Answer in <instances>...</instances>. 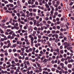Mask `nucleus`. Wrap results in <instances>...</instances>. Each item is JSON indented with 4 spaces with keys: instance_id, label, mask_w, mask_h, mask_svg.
Segmentation results:
<instances>
[{
    "instance_id": "nucleus-28",
    "label": "nucleus",
    "mask_w": 74,
    "mask_h": 74,
    "mask_svg": "<svg viewBox=\"0 0 74 74\" xmlns=\"http://www.w3.org/2000/svg\"><path fill=\"white\" fill-rule=\"evenodd\" d=\"M12 51L13 52H16V49H13V50H12Z\"/></svg>"
},
{
    "instance_id": "nucleus-8",
    "label": "nucleus",
    "mask_w": 74,
    "mask_h": 74,
    "mask_svg": "<svg viewBox=\"0 0 74 74\" xmlns=\"http://www.w3.org/2000/svg\"><path fill=\"white\" fill-rule=\"evenodd\" d=\"M34 22V25H36L37 24V21H36V20H34L33 21Z\"/></svg>"
},
{
    "instance_id": "nucleus-7",
    "label": "nucleus",
    "mask_w": 74,
    "mask_h": 74,
    "mask_svg": "<svg viewBox=\"0 0 74 74\" xmlns=\"http://www.w3.org/2000/svg\"><path fill=\"white\" fill-rule=\"evenodd\" d=\"M45 6L46 7V8H49V5L47 3L45 4Z\"/></svg>"
},
{
    "instance_id": "nucleus-36",
    "label": "nucleus",
    "mask_w": 74,
    "mask_h": 74,
    "mask_svg": "<svg viewBox=\"0 0 74 74\" xmlns=\"http://www.w3.org/2000/svg\"><path fill=\"white\" fill-rule=\"evenodd\" d=\"M11 65L10 64L9 65H8L6 66V68H9L10 67H11Z\"/></svg>"
},
{
    "instance_id": "nucleus-58",
    "label": "nucleus",
    "mask_w": 74,
    "mask_h": 74,
    "mask_svg": "<svg viewBox=\"0 0 74 74\" xmlns=\"http://www.w3.org/2000/svg\"><path fill=\"white\" fill-rule=\"evenodd\" d=\"M41 30H44V27H41L40 28Z\"/></svg>"
},
{
    "instance_id": "nucleus-24",
    "label": "nucleus",
    "mask_w": 74,
    "mask_h": 74,
    "mask_svg": "<svg viewBox=\"0 0 74 74\" xmlns=\"http://www.w3.org/2000/svg\"><path fill=\"white\" fill-rule=\"evenodd\" d=\"M52 3L53 4V5H55V1H52Z\"/></svg>"
},
{
    "instance_id": "nucleus-59",
    "label": "nucleus",
    "mask_w": 74,
    "mask_h": 74,
    "mask_svg": "<svg viewBox=\"0 0 74 74\" xmlns=\"http://www.w3.org/2000/svg\"><path fill=\"white\" fill-rule=\"evenodd\" d=\"M18 21L19 23H20L21 22V18H20L18 20Z\"/></svg>"
},
{
    "instance_id": "nucleus-2",
    "label": "nucleus",
    "mask_w": 74,
    "mask_h": 74,
    "mask_svg": "<svg viewBox=\"0 0 74 74\" xmlns=\"http://www.w3.org/2000/svg\"><path fill=\"white\" fill-rule=\"evenodd\" d=\"M18 58L19 59H22V60H24L25 59V56H23L22 57L21 56H18Z\"/></svg>"
},
{
    "instance_id": "nucleus-60",
    "label": "nucleus",
    "mask_w": 74,
    "mask_h": 74,
    "mask_svg": "<svg viewBox=\"0 0 74 74\" xmlns=\"http://www.w3.org/2000/svg\"><path fill=\"white\" fill-rule=\"evenodd\" d=\"M29 11H30V12H32V11H33V9H32V8L30 9L29 10Z\"/></svg>"
},
{
    "instance_id": "nucleus-31",
    "label": "nucleus",
    "mask_w": 74,
    "mask_h": 74,
    "mask_svg": "<svg viewBox=\"0 0 74 74\" xmlns=\"http://www.w3.org/2000/svg\"><path fill=\"white\" fill-rule=\"evenodd\" d=\"M11 31V29H8L6 30V32H10V31Z\"/></svg>"
},
{
    "instance_id": "nucleus-3",
    "label": "nucleus",
    "mask_w": 74,
    "mask_h": 74,
    "mask_svg": "<svg viewBox=\"0 0 74 74\" xmlns=\"http://www.w3.org/2000/svg\"><path fill=\"white\" fill-rule=\"evenodd\" d=\"M41 41L42 43H43L44 44H45V43L46 42V40L45 39L43 40V39H41Z\"/></svg>"
},
{
    "instance_id": "nucleus-53",
    "label": "nucleus",
    "mask_w": 74,
    "mask_h": 74,
    "mask_svg": "<svg viewBox=\"0 0 74 74\" xmlns=\"http://www.w3.org/2000/svg\"><path fill=\"white\" fill-rule=\"evenodd\" d=\"M60 66H64V64L63 63H61L60 64Z\"/></svg>"
},
{
    "instance_id": "nucleus-55",
    "label": "nucleus",
    "mask_w": 74,
    "mask_h": 74,
    "mask_svg": "<svg viewBox=\"0 0 74 74\" xmlns=\"http://www.w3.org/2000/svg\"><path fill=\"white\" fill-rule=\"evenodd\" d=\"M42 18H39V22H41L42 21Z\"/></svg>"
},
{
    "instance_id": "nucleus-37",
    "label": "nucleus",
    "mask_w": 74,
    "mask_h": 74,
    "mask_svg": "<svg viewBox=\"0 0 74 74\" xmlns=\"http://www.w3.org/2000/svg\"><path fill=\"white\" fill-rule=\"evenodd\" d=\"M68 71L69 73H72V71L70 69H69Z\"/></svg>"
},
{
    "instance_id": "nucleus-52",
    "label": "nucleus",
    "mask_w": 74,
    "mask_h": 74,
    "mask_svg": "<svg viewBox=\"0 0 74 74\" xmlns=\"http://www.w3.org/2000/svg\"><path fill=\"white\" fill-rule=\"evenodd\" d=\"M47 10L48 11H51V8H47Z\"/></svg>"
},
{
    "instance_id": "nucleus-22",
    "label": "nucleus",
    "mask_w": 74,
    "mask_h": 74,
    "mask_svg": "<svg viewBox=\"0 0 74 74\" xmlns=\"http://www.w3.org/2000/svg\"><path fill=\"white\" fill-rule=\"evenodd\" d=\"M14 28L15 29H16V30H18L19 29V27H16V26H15Z\"/></svg>"
},
{
    "instance_id": "nucleus-23",
    "label": "nucleus",
    "mask_w": 74,
    "mask_h": 74,
    "mask_svg": "<svg viewBox=\"0 0 74 74\" xmlns=\"http://www.w3.org/2000/svg\"><path fill=\"white\" fill-rule=\"evenodd\" d=\"M43 23L44 25H46L47 23L46 22V21H43Z\"/></svg>"
},
{
    "instance_id": "nucleus-45",
    "label": "nucleus",
    "mask_w": 74,
    "mask_h": 74,
    "mask_svg": "<svg viewBox=\"0 0 74 74\" xmlns=\"http://www.w3.org/2000/svg\"><path fill=\"white\" fill-rule=\"evenodd\" d=\"M50 13L51 14V15H53V11H51L50 12Z\"/></svg>"
},
{
    "instance_id": "nucleus-54",
    "label": "nucleus",
    "mask_w": 74,
    "mask_h": 74,
    "mask_svg": "<svg viewBox=\"0 0 74 74\" xmlns=\"http://www.w3.org/2000/svg\"><path fill=\"white\" fill-rule=\"evenodd\" d=\"M52 32L53 34H55V33H56V31L55 30H54L53 31H52Z\"/></svg>"
},
{
    "instance_id": "nucleus-42",
    "label": "nucleus",
    "mask_w": 74,
    "mask_h": 74,
    "mask_svg": "<svg viewBox=\"0 0 74 74\" xmlns=\"http://www.w3.org/2000/svg\"><path fill=\"white\" fill-rule=\"evenodd\" d=\"M21 16H24V17H25V14L24 13H22L21 14Z\"/></svg>"
},
{
    "instance_id": "nucleus-38",
    "label": "nucleus",
    "mask_w": 74,
    "mask_h": 74,
    "mask_svg": "<svg viewBox=\"0 0 74 74\" xmlns=\"http://www.w3.org/2000/svg\"><path fill=\"white\" fill-rule=\"evenodd\" d=\"M25 51L27 53H29V50L27 49H26L25 50Z\"/></svg>"
},
{
    "instance_id": "nucleus-9",
    "label": "nucleus",
    "mask_w": 74,
    "mask_h": 74,
    "mask_svg": "<svg viewBox=\"0 0 74 74\" xmlns=\"http://www.w3.org/2000/svg\"><path fill=\"white\" fill-rule=\"evenodd\" d=\"M14 33V31H11L10 32H9V34H10V35H11L12 34V33Z\"/></svg>"
},
{
    "instance_id": "nucleus-48",
    "label": "nucleus",
    "mask_w": 74,
    "mask_h": 74,
    "mask_svg": "<svg viewBox=\"0 0 74 74\" xmlns=\"http://www.w3.org/2000/svg\"><path fill=\"white\" fill-rule=\"evenodd\" d=\"M63 56L64 58H66V57H67V55H66V54H64L63 55Z\"/></svg>"
},
{
    "instance_id": "nucleus-11",
    "label": "nucleus",
    "mask_w": 74,
    "mask_h": 74,
    "mask_svg": "<svg viewBox=\"0 0 74 74\" xmlns=\"http://www.w3.org/2000/svg\"><path fill=\"white\" fill-rule=\"evenodd\" d=\"M25 49L24 48H21V50L23 52H24Z\"/></svg>"
},
{
    "instance_id": "nucleus-44",
    "label": "nucleus",
    "mask_w": 74,
    "mask_h": 74,
    "mask_svg": "<svg viewBox=\"0 0 74 74\" xmlns=\"http://www.w3.org/2000/svg\"><path fill=\"white\" fill-rule=\"evenodd\" d=\"M32 50H33V49H32V48H30L29 49V52H32Z\"/></svg>"
},
{
    "instance_id": "nucleus-1",
    "label": "nucleus",
    "mask_w": 74,
    "mask_h": 74,
    "mask_svg": "<svg viewBox=\"0 0 74 74\" xmlns=\"http://www.w3.org/2000/svg\"><path fill=\"white\" fill-rule=\"evenodd\" d=\"M36 1V0H29L28 1V3L29 4L32 5L34 4V2Z\"/></svg>"
},
{
    "instance_id": "nucleus-64",
    "label": "nucleus",
    "mask_w": 74,
    "mask_h": 74,
    "mask_svg": "<svg viewBox=\"0 0 74 74\" xmlns=\"http://www.w3.org/2000/svg\"><path fill=\"white\" fill-rule=\"evenodd\" d=\"M40 16L41 17H42V16H44V14H42L41 15H40Z\"/></svg>"
},
{
    "instance_id": "nucleus-47",
    "label": "nucleus",
    "mask_w": 74,
    "mask_h": 74,
    "mask_svg": "<svg viewBox=\"0 0 74 74\" xmlns=\"http://www.w3.org/2000/svg\"><path fill=\"white\" fill-rule=\"evenodd\" d=\"M64 63L66 65H67L68 64V62L67 61H65L64 62Z\"/></svg>"
},
{
    "instance_id": "nucleus-21",
    "label": "nucleus",
    "mask_w": 74,
    "mask_h": 74,
    "mask_svg": "<svg viewBox=\"0 0 74 74\" xmlns=\"http://www.w3.org/2000/svg\"><path fill=\"white\" fill-rule=\"evenodd\" d=\"M27 27H28V25H26V26H25L24 27V29L25 30H26L27 29Z\"/></svg>"
},
{
    "instance_id": "nucleus-10",
    "label": "nucleus",
    "mask_w": 74,
    "mask_h": 74,
    "mask_svg": "<svg viewBox=\"0 0 74 74\" xmlns=\"http://www.w3.org/2000/svg\"><path fill=\"white\" fill-rule=\"evenodd\" d=\"M0 32H1V33H4V32L3 31V30H2L1 29V28L0 27Z\"/></svg>"
},
{
    "instance_id": "nucleus-34",
    "label": "nucleus",
    "mask_w": 74,
    "mask_h": 74,
    "mask_svg": "<svg viewBox=\"0 0 74 74\" xmlns=\"http://www.w3.org/2000/svg\"><path fill=\"white\" fill-rule=\"evenodd\" d=\"M26 64H28V66L30 65V63H29V61H27Z\"/></svg>"
},
{
    "instance_id": "nucleus-39",
    "label": "nucleus",
    "mask_w": 74,
    "mask_h": 74,
    "mask_svg": "<svg viewBox=\"0 0 74 74\" xmlns=\"http://www.w3.org/2000/svg\"><path fill=\"white\" fill-rule=\"evenodd\" d=\"M33 12H36V9H34L33 10Z\"/></svg>"
},
{
    "instance_id": "nucleus-19",
    "label": "nucleus",
    "mask_w": 74,
    "mask_h": 74,
    "mask_svg": "<svg viewBox=\"0 0 74 74\" xmlns=\"http://www.w3.org/2000/svg\"><path fill=\"white\" fill-rule=\"evenodd\" d=\"M16 15H17L18 16V17H20V13H16Z\"/></svg>"
},
{
    "instance_id": "nucleus-56",
    "label": "nucleus",
    "mask_w": 74,
    "mask_h": 74,
    "mask_svg": "<svg viewBox=\"0 0 74 74\" xmlns=\"http://www.w3.org/2000/svg\"><path fill=\"white\" fill-rule=\"evenodd\" d=\"M60 52L62 54H63V53L64 52H63V50H61L60 51Z\"/></svg>"
},
{
    "instance_id": "nucleus-57",
    "label": "nucleus",
    "mask_w": 74,
    "mask_h": 74,
    "mask_svg": "<svg viewBox=\"0 0 74 74\" xmlns=\"http://www.w3.org/2000/svg\"><path fill=\"white\" fill-rule=\"evenodd\" d=\"M20 46H22V42H21L19 43Z\"/></svg>"
},
{
    "instance_id": "nucleus-13",
    "label": "nucleus",
    "mask_w": 74,
    "mask_h": 74,
    "mask_svg": "<svg viewBox=\"0 0 74 74\" xmlns=\"http://www.w3.org/2000/svg\"><path fill=\"white\" fill-rule=\"evenodd\" d=\"M18 59L17 58H16L15 59V61L16 63H18Z\"/></svg>"
},
{
    "instance_id": "nucleus-51",
    "label": "nucleus",
    "mask_w": 74,
    "mask_h": 74,
    "mask_svg": "<svg viewBox=\"0 0 74 74\" xmlns=\"http://www.w3.org/2000/svg\"><path fill=\"white\" fill-rule=\"evenodd\" d=\"M20 43V42H19V41L18 40L17 41V42H16L17 44H18V45Z\"/></svg>"
},
{
    "instance_id": "nucleus-61",
    "label": "nucleus",
    "mask_w": 74,
    "mask_h": 74,
    "mask_svg": "<svg viewBox=\"0 0 74 74\" xmlns=\"http://www.w3.org/2000/svg\"><path fill=\"white\" fill-rule=\"evenodd\" d=\"M45 25H46V26H47V27H48V28H49V24H47Z\"/></svg>"
},
{
    "instance_id": "nucleus-29",
    "label": "nucleus",
    "mask_w": 74,
    "mask_h": 74,
    "mask_svg": "<svg viewBox=\"0 0 74 74\" xmlns=\"http://www.w3.org/2000/svg\"><path fill=\"white\" fill-rule=\"evenodd\" d=\"M51 70L52 71H55V69L53 68H51Z\"/></svg>"
},
{
    "instance_id": "nucleus-14",
    "label": "nucleus",
    "mask_w": 74,
    "mask_h": 74,
    "mask_svg": "<svg viewBox=\"0 0 74 74\" xmlns=\"http://www.w3.org/2000/svg\"><path fill=\"white\" fill-rule=\"evenodd\" d=\"M56 27L58 30H59V29H60V27L59 25H57L56 26Z\"/></svg>"
},
{
    "instance_id": "nucleus-16",
    "label": "nucleus",
    "mask_w": 74,
    "mask_h": 74,
    "mask_svg": "<svg viewBox=\"0 0 74 74\" xmlns=\"http://www.w3.org/2000/svg\"><path fill=\"white\" fill-rule=\"evenodd\" d=\"M48 5H49V6L51 5H52V3H51V2L49 1L48 2Z\"/></svg>"
},
{
    "instance_id": "nucleus-27",
    "label": "nucleus",
    "mask_w": 74,
    "mask_h": 74,
    "mask_svg": "<svg viewBox=\"0 0 74 74\" xmlns=\"http://www.w3.org/2000/svg\"><path fill=\"white\" fill-rule=\"evenodd\" d=\"M15 66H20V64L19 63H18L16 64V65H15Z\"/></svg>"
},
{
    "instance_id": "nucleus-18",
    "label": "nucleus",
    "mask_w": 74,
    "mask_h": 74,
    "mask_svg": "<svg viewBox=\"0 0 74 74\" xmlns=\"http://www.w3.org/2000/svg\"><path fill=\"white\" fill-rule=\"evenodd\" d=\"M35 4L36 5H38V4H39V3H38V2L37 1L35 2Z\"/></svg>"
},
{
    "instance_id": "nucleus-41",
    "label": "nucleus",
    "mask_w": 74,
    "mask_h": 74,
    "mask_svg": "<svg viewBox=\"0 0 74 74\" xmlns=\"http://www.w3.org/2000/svg\"><path fill=\"white\" fill-rule=\"evenodd\" d=\"M29 24H30V25H32L33 24V22H32V21H30L29 22Z\"/></svg>"
},
{
    "instance_id": "nucleus-40",
    "label": "nucleus",
    "mask_w": 74,
    "mask_h": 74,
    "mask_svg": "<svg viewBox=\"0 0 74 74\" xmlns=\"http://www.w3.org/2000/svg\"><path fill=\"white\" fill-rule=\"evenodd\" d=\"M16 45H17L16 44H15L13 45V46L15 48V47H16Z\"/></svg>"
},
{
    "instance_id": "nucleus-63",
    "label": "nucleus",
    "mask_w": 74,
    "mask_h": 74,
    "mask_svg": "<svg viewBox=\"0 0 74 74\" xmlns=\"http://www.w3.org/2000/svg\"><path fill=\"white\" fill-rule=\"evenodd\" d=\"M1 61H4V58H1Z\"/></svg>"
},
{
    "instance_id": "nucleus-49",
    "label": "nucleus",
    "mask_w": 74,
    "mask_h": 74,
    "mask_svg": "<svg viewBox=\"0 0 74 74\" xmlns=\"http://www.w3.org/2000/svg\"><path fill=\"white\" fill-rule=\"evenodd\" d=\"M39 2V5H42V2Z\"/></svg>"
},
{
    "instance_id": "nucleus-15",
    "label": "nucleus",
    "mask_w": 74,
    "mask_h": 74,
    "mask_svg": "<svg viewBox=\"0 0 74 74\" xmlns=\"http://www.w3.org/2000/svg\"><path fill=\"white\" fill-rule=\"evenodd\" d=\"M55 51H56L57 52L59 53V49L58 48H57L56 49Z\"/></svg>"
},
{
    "instance_id": "nucleus-26",
    "label": "nucleus",
    "mask_w": 74,
    "mask_h": 74,
    "mask_svg": "<svg viewBox=\"0 0 74 74\" xmlns=\"http://www.w3.org/2000/svg\"><path fill=\"white\" fill-rule=\"evenodd\" d=\"M9 5L10 7H14V5L12 4H9Z\"/></svg>"
},
{
    "instance_id": "nucleus-50",
    "label": "nucleus",
    "mask_w": 74,
    "mask_h": 74,
    "mask_svg": "<svg viewBox=\"0 0 74 74\" xmlns=\"http://www.w3.org/2000/svg\"><path fill=\"white\" fill-rule=\"evenodd\" d=\"M56 3L57 5H59L60 4V2L59 1H57L56 2Z\"/></svg>"
},
{
    "instance_id": "nucleus-4",
    "label": "nucleus",
    "mask_w": 74,
    "mask_h": 74,
    "mask_svg": "<svg viewBox=\"0 0 74 74\" xmlns=\"http://www.w3.org/2000/svg\"><path fill=\"white\" fill-rule=\"evenodd\" d=\"M15 61L13 60L12 61V64L11 65L12 67H14L15 66V64H14V63H15Z\"/></svg>"
},
{
    "instance_id": "nucleus-17",
    "label": "nucleus",
    "mask_w": 74,
    "mask_h": 74,
    "mask_svg": "<svg viewBox=\"0 0 74 74\" xmlns=\"http://www.w3.org/2000/svg\"><path fill=\"white\" fill-rule=\"evenodd\" d=\"M31 45L32 47H33V43H34V42H33V41H31Z\"/></svg>"
},
{
    "instance_id": "nucleus-5",
    "label": "nucleus",
    "mask_w": 74,
    "mask_h": 74,
    "mask_svg": "<svg viewBox=\"0 0 74 74\" xmlns=\"http://www.w3.org/2000/svg\"><path fill=\"white\" fill-rule=\"evenodd\" d=\"M47 61H48L47 59H45L44 60L42 61V62L44 64H45L47 62Z\"/></svg>"
},
{
    "instance_id": "nucleus-25",
    "label": "nucleus",
    "mask_w": 74,
    "mask_h": 74,
    "mask_svg": "<svg viewBox=\"0 0 74 74\" xmlns=\"http://www.w3.org/2000/svg\"><path fill=\"white\" fill-rule=\"evenodd\" d=\"M34 71H35V72H36V73H39L40 72V71H39V70L37 69L36 71L35 70Z\"/></svg>"
},
{
    "instance_id": "nucleus-6",
    "label": "nucleus",
    "mask_w": 74,
    "mask_h": 74,
    "mask_svg": "<svg viewBox=\"0 0 74 74\" xmlns=\"http://www.w3.org/2000/svg\"><path fill=\"white\" fill-rule=\"evenodd\" d=\"M67 67L68 68H69V69L70 68H71L72 67V64H69L67 65Z\"/></svg>"
},
{
    "instance_id": "nucleus-46",
    "label": "nucleus",
    "mask_w": 74,
    "mask_h": 74,
    "mask_svg": "<svg viewBox=\"0 0 74 74\" xmlns=\"http://www.w3.org/2000/svg\"><path fill=\"white\" fill-rule=\"evenodd\" d=\"M31 41H34V38L33 37H32L31 38Z\"/></svg>"
},
{
    "instance_id": "nucleus-32",
    "label": "nucleus",
    "mask_w": 74,
    "mask_h": 74,
    "mask_svg": "<svg viewBox=\"0 0 74 74\" xmlns=\"http://www.w3.org/2000/svg\"><path fill=\"white\" fill-rule=\"evenodd\" d=\"M65 60L64 59V58H62L61 59V62H63Z\"/></svg>"
},
{
    "instance_id": "nucleus-30",
    "label": "nucleus",
    "mask_w": 74,
    "mask_h": 74,
    "mask_svg": "<svg viewBox=\"0 0 74 74\" xmlns=\"http://www.w3.org/2000/svg\"><path fill=\"white\" fill-rule=\"evenodd\" d=\"M3 37L4 38H3V40H7V37H6V36H5Z\"/></svg>"
},
{
    "instance_id": "nucleus-12",
    "label": "nucleus",
    "mask_w": 74,
    "mask_h": 74,
    "mask_svg": "<svg viewBox=\"0 0 74 74\" xmlns=\"http://www.w3.org/2000/svg\"><path fill=\"white\" fill-rule=\"evenodd\" d=\"M28 31L29 32H32L33 31V29L30 28H28Z\"/></svg>"
},
{
    "instance_id": "nucleus-43",
    "label": "nucleus",
    "mask_w": 74,
    "mask_h": 74,
    "mask_svg": "<svg viewBox=\"0 0 74 74\" xmlns=\"http://www.w3.org/2000/svg\"><path fill=\"white\" fill-rule=\"evenodd\" d=\"M48 68H45L43 69V70H45V71H46V70H47Z\"/></svg>"
},
{
    "instance_id": "nucleus-20",
    "label": "nucleus",
    "mask_w": 74,
    "mask_h": 74,
    "mask_svg": "<svg viewBox=\"0 0 74 74\" xmlns=\"http://www.w3.org/2000/svg\"><path fill=\"white\" fill-rule=\"evenodd\" d=\"M10 73L12 74H14V70H11L10 71Z\"/></svg>"
},
{
    "instance_id": "nucleus-33",
    "label": "nucleus",
    "mask_w": 74,
    "mask_h": 74,
    "mask_svg": "<svg viewBox=\"0 0 74 74\" xmlns=\"http://www.w3.org/2000/svg\"><path fill=\"white\" fill-rule=\"evenodd\" d=\"M24 68L25 69H27V65L26 64H25L24 65Z\"/></svg>"
},
{
    "instance_id": "nucleus-62",
    "label": "nucleus",
    "mask_w": 74,
    "mask_h": 74,
    "mask_svg": "<svg viewBox=\"0 0 74 74\" xmlns=\"http://www.w3.org/2000/svg\"><path fill=\"white\" fill-rule=\"evenodd\" d=\"M55 37L56 38H58V35L57 34H56L55 35Z\"/></svg>"
},
{
    "instance_id": "nucleus-35",
    "label": "nucleus",
    "mask_w": 74,
    "mask_h": 74,
    "mask_svg": "<svg viewBox=\"0 0 74 74\" xmlns=\"http://www.w3.org/2000/svg\"><path fill=\"white\" fill-rule=\"evenodd\" d=\"M23 53H24V52H21L20 53L21 55V56H23Z\"/></svg>"
}]
</instances>
